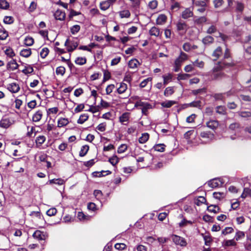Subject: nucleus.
<instances>
[{
  "label": "nucleus",
  "mask_w": 251,
  "mask_h": 251,
  "mask_svg": "<svg viewBox=\"0 0 251 251\" xmlns=\"http://www.w3.org/2000/svg\"><path fill=\"white\" fill-rule=\"evenodd\" d=\"M141 107L142 113L145 115H147L148 110L152 108V106L150 103L141 100H138L135 103L134 107Z\"/></svg>",
  "instance_id": "nucleus-1"
},
{
  "label": "nucleus",
  "mask_w": 251,
  "mask_h": 251,
  "mask_svg": "<svg viewBox=\"0 0 251 251\" xmlns=\"http://www.w3.org/2000/svg\"><path fill=\"white\" fill-rule=\"evenodd\" d=\"M172 239L173 242L176 246H179L181 247H185L187 245L186 240L182 237L177 235H173L172 236Z\"/></svg>",
  "instance_id": "nucleus-2"
},
{
  "label": "nucleus",
  "mask_w": 251,
  "mask_h": 251,
  "mask_svg": "<svg viewBox=\"0 0 251 251\" xmlns=\"http://www.w3.org/2000/svg\"><path fill=\"white\" fill-rule=\"evenodd\" d=\"M200 136L204 143H207L214 139V135L210 131H203L200 134Z\"/></svg>",
  "instance_id": "nucleus-3"
},
{
  "label": "nucleus",
  "mask_w": 251,
  "mask_h": 251,
  "mask_svg": "<svg viewBox=\"0 0 251 251\" xmlns=\"http://www.w3.org/2000/svg\"><path fill=\"white\" fill-rule=\"evenodd\" d=\"M33 237L39 240H45L48 237V234L46 232L37 230L33 234Z\"/></svg>",
  "instance_id": "nucleus-4"
},
{
  "label": "nucleus",
  "mask_w": 251,
  "mask_h": 251,
  "mask_svg": "<svg viewBox=\"0 0 251 251\" xmlns=\"http://www.w3.org/2000/svg\"><path fill=\"white\" fill-rule=\"evenodd\" d=\"M207 184L211 188H216L222 186L223 182L220 178H214L209 181Z\"/></svg>",
  "instance_id": "nucleus-5"
},
{
  "label": "nucleus",
  "mask_w": 251,
  "mask_h": 251,
  "mask_svg": "<svg viewBox=\"0 0 251 251\" xmlns=\"http://www.w3.org/2000/svg\"><path fill=\"white\" fill-rule=\"evenodd\" d=\"M193 16V10L190 7L186 8L181 13V17L184 19H187Z\"/></svg>",
  "instance_id": "nucleus-6"
},
{
  "label": "nucleus",
  "mask_w": 251,
  "mask_h": 251,
  "mask_svg": "<svg viewBox=\"0 0 251 251\" xmlns=\"http://www.w3.org/2000/svg\"><path fill=\"white\" fill-rule=\"evenodd\" d=\"M176 28L178 31H186L187 29V25L185 22L179 20L176 23Z\"/></svg>",
  "instance_id": "nucleus-7"
},
{
  "label": "nucleus",
  "mask_w": 251,
  "mask_h": 251,
  "mask_svg": "<svg viewBox=\"0 0 251 251\" xmlns=\"http://www.w3.org/2000/svg\"><path fill=\"white\" fill-rule=\"evenodd\" d=\"M65 46L67 47L68 51L71 52L76 48L77 44L76 43L70 42L68 39L65 43Z\"/></svg>",
  "instance_id": "nucleus-8"
},
{
  "label": "nucleus",
  "mask_w": 251,
  "mask_h": 251,
  "mask_svg": "<svg viewBox=\"0 0 251 251\" xmlns=\"http://www.w3.org/2000/svg\"><path fill=\"white\" fill-rule=\"evenodd\" d=\"M54 17L57 20L63 21L65 18L66 14L65 12L58 9L54 13Z\"/></svg>",
  "instance_id": "nucleus-9"
},
{
  "label": "nucleus",
  "mask_w": 251,
  "mask_h": 251,
  "mask_svg": "<svg viewBox=\"0 0 251 251\" xmlns=\"http://www.w3.org/2000/svg\"><path fill=\"white\" fill-rule=\"evenodd\" d=\"M130 118V113L125 112L120 117L119 121L123 125H127Z\"/></svg>",
  "instance_id": "nucleus-10"
},
{
  "label": "nucleus",
  "mask_w": 251,
  "mask_h": 251,
  "mask_svg": "<svg viewBox=\"0 0 251 251\" xmlns=\"http://www.w3.org/2000/svg\"><path fill=\"white\" fill-rule=\"evenodd\" d=\"M12 124L11 121L8 118H3L0 121V126L4 128H8Z\"/></svg>",
  "instance_id": "nucleus-11"
},
{
  "label": "nucleus",
  "mask_w": 251,
  "mask_h": 251,
  "mask_svg": "<svg viewBox=\"0 0 251 251\" xmlns=\"http://www.w3.org/2000/svg\"><path fill=\"white\" fill-rule=\"evenodd\" d=\"M20 86L16 83H11L7 85V89L13 93H16L20 90Z\"/></svg>",
  "instance_id": "nucleus-12"
},
{
  "label": "nucleus",
  "mask_w": 251,
  "mask_h": 251,
  "mask_svg": "<svg viewBox=\"0 0 251 251\" xmlns=\"http://www.w3.org/2000/svg\"><path fill=\"white\" fill-rule=\"evenodd\" d=\"M141 65L139 61L135 58L130 60L128 62V66L132 69H135Z\"/></svg>",
  "instance_id": "nucleus-13"
},
{
  "label": "nucleus",
  "mask_w": 251,
  "mask_h": 251,
  "mask_svg": "<svg viewBox=\"0 0 251 251\" xmlns=\"http://www.w3.org/2000/svg\"><path fill=\"white\" fill-rule=\"evenodd\" d=\"M69 123L68 119L65 118H60L57 121V126L62 127L66 126Z\"/></svg>",
  "instance_id": "nucleus-14"
},
{
  "label": "nucleus",
  "mask_w": 251,
  "mask_h": 251,
  "mask_svg": "<svg viewBox=\"0 0 251 251\" xmlns=\"http://www.w3.org/2000/svg\"><path fill=\"white\" fill-rule=\"evenodd\" d=\"M167 17L164 14H160L156 20V23L158 25H162L164 24L167 21Z\"/></svg>",
  "instance_id": "nucleus-15"
},
{
  "label": "nucleus",
  "mask_w": 251,
  "mask_h": 251,
  "mask_svg": "<svg viewBox=\"0 0 251 251\" xmlns=\"http://www.w3.org/2000/svg\"><path fill=\"white\" fill-rule=\"evenodd\" d=\"M219 122L217 120H210L206 123V126L209 128L214 130L219 126Z\"/></svg>",
  "instance_id": "nucleus-16"
},
{
  "label": "nucleus",
  "mask_w": 251,
  "mask_h": 251,
  "mask_svg": "<svg viewBox=\"0 0 251 251\" xmlns=\"http://www.w3.org/2000/svg\"><path fill=\"white\" fill-rule=\"evenodd\" d=\"M19 65L14 59H12L7 64V69L11 71H14L18 68Z\"/></svg>",
  "instance_id": "nucleus-17"
},
{
  "label": "nucleus",
  "mask_w": 251,
  "mask_h": 251,
  "mask_svg": "<svg viewBox=\"0 0 251 251\" xmlns=\"http://www.w3.org/2000/svg\"><path fill=\"white\" fill-rule=\"evenodd\" d=\"M149 34L151 36L157 37L160 35V31L159 28L156 26H153L149 30Z\"/></svg>",
  "instance_id": "nucleus-18"
},
{
  "label": "nucleus",
  "mask_w": 251,
  "mask_h": 251,
  "mask_svg": "<svg viewBox=\"0 0 251 251\" xmlns=\"http://www.w3.org/2000/svg\"><path fill=\"white\" fill-rule=\"evenodd\" d=\"M42 116V111L41 110H38L32 117L33 121L35 122H39L41 119Z\"/></svg>",
  "instance_id": "nucleus-19"
},
{
  "label": "nucleus",
  "mask_w": 251,
  "mask_h": 251,
  "mask_svg": "<svg viewBox=\"0 0 251 251\" xmlns=\"http://www.w3.org/2000/svg\"><path fill=\"white\" fill-rule=\"evenodd\" d=\"M224 247L235 246L237 245L234 239L230 240H225L222 243Z\"/></svg>",
  "instance_id": "nucleus-20"
},
{
  "label": "nucleus",
  "mask_w": 251,
  "mask_h": 251,
  "mask_svg": "<svg viewBox=\"0 0 251 251\" xmlns=\"http://www.w3.org/2000/svg\"><path fill=\"white\" fill-rule=\"evenodd\" d=\"M65 183V180L62 178H57V179H52L50 180L48 184H56L58 185H62L64 184Z\"/></svg>",
  "instance_id": "nucleus-21"
},
{
  "label": "nucleus",
  "mask_w": 251,
  "mask_h": 251,
  "mask_svg": "<svg viewBox=\"0 0 251 251\" xmlns=\"http://www.w3.org/2000/svg\"><path fill=\"white\" fill-rule=\"evenodd\" d=\"M224 74L220 72H218L216 68L213 69V73L212 75V77L213 79H218L222 78Z\"/></svg>",
  "instance_id": "nucleus-22"
},
{
  "label": "nucleus",
  "mask_w": 251,
  "mask_h": 251,
  "mask_svg": "<svg viewBox=\"0 0 251 251\" xmlns=\"http://www.w3.org/2000/svg\"><path fill=\"white\" fill-rule=\"evenodd\" d=\"M20 54L24 57H28L31 54V50L30 49H24L21 50Z\"/></svg>",
  "instance_id": "nucleus-23"
},
{
  "label": "nucleus",
  "mask_w": 251,
  "mask_h": 251,
  "mask_svg": "<svg viewBox=\"0 0 251 251\" xmlns=\"http://www.w3.org/2000/svg\"><path fill=\"white\" fill-rule=\"evenodd\" d=\"M222 54V49L220 47H218L215 49L212 54V56L215 57V60H217Z\"/></svg>",
  "instance_id": "nucleus-24"
},
{
  "label": "nucleus",
  "mask_w": 251,
  "mask_h": 251,
  "mask_svg": "<svg viewBox=\"0 0 251 251\" xmlns=\"http://www.w3.org/2000/svg\"><path fill=\"white\" fill-rule=\"evenodd\" d=\"M89 115L87 114H82L80 115L79 119L77 121V123L79 124H83L85 122L88 120Z\"/></svg>",
  "instance_id": "nucleus-25"
},
{
  "label": "nucleus",
  "mask_w": 251,
  "mask_h": 251,
  "mask_svg": "<svg viewBox=\"0 0 251 251\" xmlns=\"http://www.w3.org/2000/svg\"><path fill=\"white\" fill-rule=\"evenodd\" d=\"M245 236V232L242 231L237 230L235 233L234 239L235 241H239L243 239Z\"/></svg>",
  "instance_id": "nucleus-26"
},
{
  "label": "nucleus",
  "mask_w": 251,
  "mask_h": 251,
  "mask_svg": "<svg viewBox=\"0 0 251 251\" xmlns=\"http://www.w3.org/2000/svg\"><path fill=\"white\" fill-rule=\"evenodd\" d=\"M127 89V86L126 84L122 82L120 83L119 87L117 89V92L120 94H123L126 92Z\"/></svg>",
  "instance_id": "nucleus-27"
},
{
  "label": "nucleus",
  "mask_w": 251,
  "mask_h": 251,
  "mask_svg": "<svg viewBox=\"0 0 251 251\" xmlns=\"http://www.w3.org/2000/svg\"><path fill=\"white\" fill-rule=\"evenodd\" d=\"M111 4L107 1L105 0L101 2L100 4V8L103 11L108 9Z\"/></svg>",
  "instance_id": "nucleus-28"
},
{
  "label": "nucleus",
  "mask_w": 251,
  "mask_h": 251,
  "mask_svg": "<svg viewBox=\"0 0 251 251\" xmlns=\"http://www.w3.org/2000/svg\"><path fill=\"white\" fill-rule=\"evenodd\" d=\"M89 150V147L88 145L82 146L79 151V155L80 156H84L88 152Z\"/></svg>",
  "instance_id": "nucleus-29"
},
{
  "label": "nucleus",
  "mask_w": 251,
  "mask_h": 251,
  "mask_svg": "<svg viewBox=\"0 0 251 251\" xmlns=\"http://www.w3.org/2000/svg\"><path fill=\"white\" fill-rule=\"evenodd\" d=\"M216 111L220 115H226V108L224 106H218L216 108Z\"/></svg>",
  "instance_id": "nucleus-30"
},
{
  "label": "nucleus",
  "mask_w": 251,
  "mask_h": 251,
  "mask_svg": "<svg viewBox=\"0 0 251 251\" xmlns=\"http://www.w3.org/2000/svg\"><path fill=\"white\" fill-rule=\"evenodd\" d=\"M149 138V134L148 133H144L139 138V142L141 144L145 143Z\"/></svg>",
  "instance_id": "nucleus-31"
},
{
  "label": "nucleus",
  "mask_w": 251,
  "mask_h": 251,
  "mask_svg": "<svg viewBox=\"0 0 251 251\" xmlns=\"http://www.w3.org/2000/svg\"><path fill=\"white\" fill-rule=\"evenodd\" d=\"M176 103L174 100H166L161 103V105L163 107L170 108Z\"/></svg>",
  "instance_id": "nucleus-32"
},
{
  "label": "nucleus",
  "mask_w": 251,
  "mask_h": 251,
  "mask_svg": "<svg viewBox=\"0 0 251 251\" xmlns=\"http://www.w3.org/2000/svg\"><path fill=\"white\" fill-rule=\"evenodd\" d=\"M46 137L44 135H40L36 137L35 140V143L37 146H41L46 141Z\"/></svg>",
  "instance_id": "nucleus-33"
},
{
  "label": "nucleus",
  "mask_w": 251,
  "mask_h": 251,
  "mask_svg": "<svg viewBox=\"0 0 251 251\" xmlns=\"http://www.w3.org/2000/svg\"><path fill=\"white\" fill-rule=\"evenodd\" d=\"M4 53L9 58H12L15 55L13 50L10 47L7 48L4 50Z\"/></svg>",
  "instance_id": "nucleus-34"
},
{
  "label": "nucleus",
  "mask_w": 251,
  "mask_h": 251,
  "mask_svg": "<svg viewBox=\"0 0 251 251\" xmlns=\"http://www.w3.org/2000/svg\"><path fill=\"white\" fill-rule=\"evenodd\" d=\"M193 222L190 220H187L183 218L182 221L178 224L180 227H183L187 226L188 225H192L193 224Z\"/></svg>",
  "instance_id": "nucleus-35"
},
{
  "label": "nucleus",
  "mask_w": 251,
  "mask_h": 251,
  "mask_svg": "<svg viewBox=\"0 0 251 251\" xmlns=\"http://www.w3.org/2000/svg\"><path fill=\"white\" fill-rule=\"evenodd\" d=\"M162 77L163 78L164 84L166 85L172 80L173 75L169 73L166 75H163Z\"/></svg>",
  "instance_id": "nucleus-36"
},
{
  "label": "nucleus",
  "mask_w": 251,
  "mask_h": 251,
  "mask_svg": "<svg viewBox=\"0 0 251 251\" xmlns=\"http://www.w3.org/2000/svg\"><path fill=\"white\" fill-rule=\"evenodd\" d=\"M238 114L242 118H248L251 117V112L250 111H241L238 112Z\"/></svg>",
  "instance_id": "nucleus-37"
},
{
  "label": "nucleus",
  "mask_w": 251,
  "mask_h": 251,
  "mask_svg": "<svg viewBox=\"0 0 251 251\" xmlns=\"http://www.w3.org/2000/svg\"><path fill=\"white\" fill-rule=\"evenodd\" d=\"M24 44L26 46H31L34 44V39L32 37L27 36L25 38Z\"/></svg>",
  "instance_id": "nucleus-38"
},
{
  "label": "nucleus",
  "mask_w": 251,
  "mask_h": 251,
  "mask_svg": "<svg viewBox=\"0 0 251 251\" xmlns=\"http://www.w3.org/2000/svg\"><path fill=\"white\" fill-rule=\"evenodd\" d=\"M77 217L80 221L89 220L90 219L89 216H85L82 212H78Z\"/></svg>",
  "instance_id": "nucleus-39"
},
{
  "label": "nucleus",
  "mask_w": 251,
  "mask_h": 251,
  "mask_svg": "<svg viewBox=\"0 0 251 251\" xmlns=\"http://www.w3.org/2000/svg\"><path fill=\"white\" fill-rule=\"evenodd\" d=\"M174 93V89L173 87H167L164 92V95L166 97L171 96Z\"/></svg>",
  "instance_id": "nucleus-40"
},
{
  "label": "nucleus",
  "mask_w": 251,
  "mask_h": 251,
  "mask_svg": "<svg viewBox=\"0 0 251 251\" xmlns=\"http://www.w3.org/2000/svg\"><path fill=\"white\" fill-rule=\"evenodd\" d=\"M8 32L4 28H0V39L3 40L6 39L8 37Z\"/></svg>",
  "instance_id": "nucleus-41"
},
{
  "label": "nucleus",
  "mask_w": 251,
  "mask_h": 251,
  "mask_svg": "<svg viewBox=\"0 0 251 251\" xmlns=\"http://www.w3.org/2000/svg\"><path fill=\"white\" fill-rule=\"evenodd\" d=\"M120 16L121 18H129L130 16V13L128 10H124L119 12Z\"/></svg>",
  "instance_id": "nucleus-42"
},
{
  "label": "nucleus",
  "mask_w": 251,
  "mask_h": 251,
  "mask_svg": "<svg viewBox=\"0 0 251 251\" xmlns=\"http://www.w3.org/2000/svg\"><path fill=\"white\" fill-rule=\"evenodd\" d=\"M165 146L164 144H159L154 146L153 149L156 151L159 152H163L165 150Z\"/></svg>",
  "instance_id": "nucleus-43"
},
{
  "label": "nucleus",
  "mask_w": 251,
  "mask_h": 251,
  "mask_svg": "<svg viewBox=\"0 0 251 251\" xmlns=\"http://www.w3.org/2000/svg\"><path fill=\"white\" fill-rule=\"evenodd\" d=\"M207 210L210 212L217 213L219 211V208L217 205H211L207 207Z\"/></svg>",
  "instance_id": "nucleus-44"
},
{
  "label": "nucleus",
  "mask_w": 251,
  "mask_h": 251,
  "mask_svg": "<svg viewBox=\"0 0 251 251\" xmlns=\"http://www.w3.org/2000/svg\"><path fill=\"white\" fill-rule=\"evenodd\" d=\"M66 69L63 66L58 67L56 69V74L57 75L63 76L65 73Z\"/></svg>",
  "instance_id": "nucleus-45"
},
{
  "label": "nucleus",
  "mask_w": 251,
  "mask_h": 251,
  "mask_svg": "<svg viewBox=\"0 0 251 251\" xmlns=\"http://www.w3.org/2000/svg\"><path fill=\"white\" fill-rule=\"evenodd\" d=\"M182 63V62L180 61L177 58L175 60V63H174V70L175 72H177L179 71Z\"/></svg>",
  "instance_id": "nucleus-46"
},
{
  "label": "nucleus",
  "mask_w": 251,
  "mask_h": 251,
  "mask_svg": "<svg viewBox=\"0 0 251 251\" xmlns=\"http://www.w3.org/2000/svg\"><path fill=\"white\" fill-rule=\"evenodd\" d=\"M234 229L232 227H226L222 231V234L226 235L232 233Z\"/></svg>",
  "instance_id": "nucleus-47"
},
{
  "label": "nucleus",
  "mask_w": 251,
  "mask_h": 251,
  "mask_svg": "<svg viewBox=\"0 0 251 251\" xmlns=\"http://www.w3.org/2000/svg\"><path fill=\"white\" fill-rule=\"evenodd\" d=\"M119 161V158L116 155H113L109 159V162L113 165H116Z\"/></svg>",
  "instance_id": "nucleus-48"
},
{
  "label": "nucleus",
  "mask_w": 251,
  "mask_h": 251,
  "mask_svg": "<svg viewBox=\"0 0 251 251\" xmlns=\"http://www.w3.org/2000/svg\"><path fill=\"white\" fill-rule=\"evenodd\" d=\"M214 39L211 36H207L202 39V42L205 45L212 43Z\"/></svg>",
  "instance_id": "nucleus-49"
},
{
  "label": "nucleus",
  "mask_w": 251,
  "mask_h": 251,
  "mask_svg": "<svg viewBox=\"0 0 251 251\" xmlns=\"http://www.w3.org/2000/svg\"><path fill=\"white\" fill-rule=\"evenodd\" d=\"M86 62V59L85 57H78L75 60V63L76 64L82 65L85 64Z\"/></svg>",
  "instance_id": "nucleus-50"
},
{
  "label": "nucleus",
  "mask_w": 251,
  "mask_h": 251,
  "mask_svg": "<svg viewBox=\"0 0 251 251\" xmlns=\"http://www.w3.org/2000/svg\"><path fill=\"white\" fill-rule=\"evenodd\" d=\"M49 50L48 48H44L40 51V56L42 58H45L49 54Z\"/></svg>",
  "instance_id": "nucleus-51"
},
{
  "label": "nucleus",
  "mask_w": 251,
  "mask_h": 251,
  "mask_svg": "<svg viewBox=\"0 0 251 251\" xmlns=\"http://www.w3.org/2000/svg\"><path fill=\"white\" fill-rule=\"evenodd\" d=\"M190 76L189 74H179L177 75V79L178 80H185Z\"/></svg>",
  "instance_id": "nucleus-52"
},
{
  "label": "nucleus",
  "mask_w": 251,
  "mask_h": 251,
  "mask_svg": "<svg viewBox=\"0 0 251 251\" xmlns=\"http://www.w3.org/2000/svg\"><path fill=\"white\" fill-rule=\"evenodd\" d=\"M9 6V3L6 0H0V8L6 9Z\"/></svg>",
  "instance_id": "nucleus-53"
},
{
  "label": "nucleus",
  "mask_w": 251,
  "mask_h": 251,
  "mask_svg": "<svg viewBox=\"0 0 251 251\" xmlns=\"http://www.w3.org/2000/svg\"><path fill=\"white\" fill-rule=\"evenodd\" d=\"M177 59L181 62H183L188 59V55L185 53L181 51Z\"/></svg>",
  "instance_id": "nucleus-54"
},
{
  "label": "nucleus",
  "mask_w": 251,
  "mask_h": 251,
  "mask_svg": "<svg viewBox=\"0 0 251 251\" xmlns=\"http://www.w3.org/2000/svg\"><path fill=\"white\" fill-rule=\"evenodd\" d=\"M33 72L32 67L30 65L25 66V69L22 70V72L25 74H30Z\"/></svg>",
  "instance_id": "nucleus-55"
},
{
  "label": "nucleus",
  "mask_w": 251,
  "mask_h": 251,
  "mask_svg": "<svg viewBox=\"0 0 251 251\" xmlns=\"http://www.w3.org/2000/svg\"><path fill=\"white\" fill-rule=\"evenodd\" d=\"M194 66H196L199 68H203L204 66V63L202 61H199L197 59L196 61L193 62Z\"/></svg>",
  "instance_id": "nucleus-56"
},
{
  "label": "nucleus",
  "mask_w": 251,
  "mask_h": 251,
  "mask_svg": "<svg viewBox=\"0 0 251 251\" xmlns=\"http://www.w3.org/2000/svg\"><path fill=\"white\" fill-rule=\"evenodd\" d=\"M80 27L79 25H75L71 28V32L73 34L77 33L80 30Z\"/></svg>",
  "instance_id": "nucleus-57"
},
{
  "label": "nucleus",
  "mask_w": 251,
  "mask_h": 251,
  "mask_svg": "<svg viewBox=\"0 0 251 251\" xmlns=\"http://www.w3.org/2000/svg\"><path fill=\"white\" fill-rule=\"evenodd\" d=\"M206 201V199L204 197L200 196L198 198L196 204L197 205H200L202 203H205Z\"/></svg>",
  "instance_id": "nucleus-58"
},
{
  "label": "nucleus",
  "mask_w": 251,
  "mask_h": 251,
  "mask_svg": "<svg viewBox=\"0 0 251 251\" xmlns=\"http://www.w3.org/2000/svg\"><path fill=\"white\" fill-rule=\"evenodd\" d=\"M106 124L105 123L100 124L96 127L97 129L100 132H103L106 130Z\"/></svg>",
  "instance_id": "nucleus-59"
},
{
  "label": "nucleus",
  "mask_w": 251,
  "mask_h": 251,
  "mask_svg": "<svg viewBox=\"0 0 251 251\" xmlns=\"http://www.w3.org/2000/svg\"><path fill=\"white\" fill-rule=\"evenodd\" d=\"M111 77V74L110 73L107 71V70H104L103 71V81L105 82L108 79H109Z\"/></svg>",
  "instance_id": "nucleus-60"
},
{
  "label": "nucleus",
  "mask_w": 251,
  "mask_h": 251,
  "mask_svg": "<svg viewBox=\"0 0 251 251\" xmlns=\"http://www.w3.org/2000/svg\"><path fill=\"white\" fill-rule=\"evenodd\" d=\"M37 5V4L36 2L34 1H32L28 8V11L30 12H33L36 9Z\"/></svg>",
  "instance_id": "nucleus-61"
},
{
  "label": "nucleus",
  "mask_w": 251,
  "mask_h": 251,
  "mask_svg": "<svg viewBox=\"0 0 251 251\" xmlns=\"http://www.w3.org/2000/svg\"><path fill=\"white\" fill-rule=\"evenodd\" d=\"M158 5V2L156 0H153L149 3L148 6L151 9H155Z\"/></svg>",
  "instance_id": "nucleus-62"
},
{
  "label": "nucleus",
  "mask_w": 251,
  "mask_h": 251,
  "mask_svg": "<svg viewBox=\"0 0 251 251\" xmlns=\"http://www.w3.org/2000/svg\"><path fill=\"white\" fill-rule=\"evenodd\" d=\"M180 8V4L177 2H175L174 0L172 1V4L171 6L172 10H178Z\"/></svg>",
  "instance_id": "nucleus-63"
},
{
  "label": "nucleus",
  "mask_w": 251,
  "mask_h": 251,
  "mask_svg": "<svg viewBox=\"0 0 251 251\" xmlns=\"http://www.w3.org/2000/svg\"><path fill=\"white\" fill-rule=\"evenodd\" d=\"M194 70V65L193 63H192V64H189V65H186L184 67V70L185 71V72H186L187 73L191 72L192 71H193Z\"/></svg>",
  "instance_id": "nucleus-64"
}]
</instances>
